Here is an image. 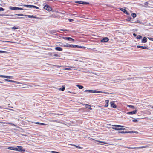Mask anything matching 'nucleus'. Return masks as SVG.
<instances>
[{
  "mask_svg": "<svg viewBox=\"0 0 153 153\" xmlns=\"http://www.w3.org/2000/svg\"><path fill=\"white\" fill-rule=\"evenodd\" d=\"M60 30L62 31H67V30L66 29H61Z\"/></svg>",
  "mask_w": 153,
  "mask_h": 153,
  "instance_id": "09e8293b",
  "label": "nucleus"
},
{
  "mask_svg": "<svg viewBox=\"0 0 153 153\" xmlns=\"http://www.w3.org/2000/svg\"><path fill=\"white\" fill-rule=\"evenodd\" d=\"M149 3L147 2H146L144 3V6H143L144 7L147 8V7H149L150 8V7L148 6V5H149Z\"/></svg>",
  "mask_w": 153,
  "mask_h": 153,
  "instance_id": "dca6fc26",
  "label": "nucleus"
},
{
  "mask_svg": "<svg viewBox=\"0 0 153 153\" xmlns=\"http://www.w3.org/2000/svg\"><path fill=\"white\" fill-rule=\"evenodd\" d=\"M97 142H100V143H102L103 144H107V143L106 142H103V141H98V140H97Z\"/></svg>",
  "mask_w": 153,
  "mask_h": 153,
  "instance_id": "e433bc0d",
  "label": "nucleus"
},
{
  "mask_svg": "<svg viewBox=\"0 0 153 153\" xmlns=\"http://www.w3.org/2000/svg\"><path fill=\"white\" fill-rule=\"evenodd\" d=\"M0 123H3V124H5L6 123V124H11L12 125L14 126H16L14 124L12 123H6L5 122H0Z\"/></svg>",
  "mask_w": 153,
  "mask_h": 153,
  "instance_id": "f3484780",
  "label": "nucleus"
},
{
  "mask_svg": "<svg viewBox=\"0 0 153 153\" xmlns=\"http://www.w3.org/2000/svg\"><path fill=\"white\" fill-rule=\"evenodd\" d=\"M55 49L59 51H62V48L60 47H56L55 48Z\"/></svg>",
  "mask_w": 153,
  "mask_h": 153,
  "instance_id": "2eb2a0df",
  "label": "nucleus"
},
{
  "mask_svg": "<svg viewBox=\"0 0 153 153\" xmlns=\"http://www.w3.org/2000/svg\"><path fill=\"white\" fill-rule=\"evenodd\" d=\"M142 38V36L140 35H138L137 37V38L138 39H140Z\"/></svg>",
  "mask_w": 153,
  "mask_h": 153,
  "instance_id": "c9c22d12",
  "label": "nucleus"
},
{
  "mask_svg": "<svg viewBox=\"0 0 153 153\" xmlns=\"http://www.w3.org/2000/svg\"><path fill=\"white\" fill-rule=\"evenodd\" d=\"M133 35L135 37L137 35L135 33H133Z\"/></svg>",
  "mask_w": 153,
  "mask_h": 153,
  "instance_id": "13d9d810",
  "label": "nucleus"
},
{
  "mask_svg": "<svg viewBox=\"0 0 153 153\" xmlns=\"http://www.w3.org/2000/svg\"><path fill=\"white\" fill-rule=\"evenodd\" d=\"M9 8L12 10H17L18 9V7H12L10 6L9 7Z\"/></svg>",
  "mask_w": 153,
  "mask_h": 153,
  "instance_id": "4468645a",
  "label": "nucleus"
},
{
  "mask_svg": "<svg viewBox=\"0 0 153 153\" xmlns=\"http://www.w3.org/2000/svg\"><path fill=\"white\" fill-rule=\"evenodd\" d=\"M137 112V110H135L132 111L127 112L126 114H135Z\"/></svg>",
  "mask_w": 153,
  "mask_h": 153,
  "instance_id": "0eeeda50",
  "label": "nucleus"
},
{
  "mask_svg": "<svg viewBox=\"0 0 153 153\" xmlns=\"http://www.w3.org/2000/svg\"><path fill=\"white\" fill-rule=\"evenodd\" d=\"M120 9L121 11L123 12L124 13L125 12H126V10L125 9L123 8H120Z\"/></svg>",
  "mask_w": 153,
  "mask_h": 153,
  "instance_id": "473e14b6",
  "label": "nucleus"
},
{
  "mask_svg": "<svg viewBox=\"0 0 153 153\" xmlns=\"http://www.w3.org/2000/svg\"><path fill=\"white\" fill-rule=\"evenodd\" d=\"M68 20L70 21V22H72L74 20L73 19H68Z\"/></svg>",
  "mask_w": 153,
  "mask_h": 153,
  "instance_id": "ea45409f",
  "label": "nucleus"
},
{
  "mask_svg": "<svg viewBox=\"0 0 153 153\" xmlns=\"http://www.w3.org/2000/svg\"><path fill=\"white\" fill-rule=\"evenodd\" d=\"M15 15H18L19 16H28V18H35V19H38V18L37 17L34 16L33 15H24L22 14H16Z\"/></svg>",
  "mask_w": 153,
  "mask_h": 153,
  "instance_id": "7ed1b4c3",
  "label": "nucleus"
},
{
  "mask_svg": "<svg viewBox=\"0 0 153 153\" xmlns=\"http://www.w3.org/2000/svg\"><path fill=\"white\" fill-rule=\"evenodd\" d=\"M23 6L27 7L28 8H34L35 7V6L32 5H23Z\"/></svg>",
  "mask_w": 153,
  "mask_h": 153,
  "instance_id": "f8f14e48",
  "label": "nucleus"
},
{
  "mask_svg": "<svg viewBox=\"0 0 153 153\" xmlns=\"http://www.w3.org/2000/svg\"><path fill=\"white\" fill-rule=\"evenodd\" d=\"M34 123H35L36 124H39V125H45L46 124H45L41 123L39 122H34Z\"/></svg>",
  "mask_w": 153,
  "mask_h": 153,
  "instance_id": "5701e85b",
  "label": "nucleus"
},
{
  "mask_svg": "<svg viewBox=\"0 0 153 153\" xmlns=\"http://www.w3.org/2000/svg\"><path fill=\"white\" fill-rule=\"evenodd\" d=\"M126 133H132L134 132V131H126Z\"/></svg>",
  "mask_w": 153,
  "mask_h": 153,
  "instance_id": "4c0bfd02",
  "label": "nucleus"
},
{
  "mask_svg": "<svg viewBox=\"0 0 153 153\" xmlns=\"http://www.w3.org/2000/svg\"><path fill=\"white\" fill-rule=\"evenodd\" d=\"M4 80H5V81H6L9 82V80H9V79H5Z\"/></svg>",
  "mask_w": 153,
  "mask_h": 153,
  "instance_id": "864d4df0",
  "label": "nucleus"
},
{
  "mask_svg": "<svg viewBox=\"0 0 153 153\" xmlns=\"http://www.w3.org/2000/svg\"><path fill=\"white\" fill-rule=\"evenodd\" d=\"M147 41V39L145 37H144L142 40V42L143 43H146Z\"/></svg>",
  "mask_w": 153,
  "mask_h": 153,
  "instance_id": "aec40b11",
  "label": "nucleus"
},
{
  "mask_svg": "<svg viewBox=\"0 0 153 153\" xmlns=\"http://www.w3.org/2000/svg\"><path fill=\"white\" fill-rule=\"evenodd\" d=\"M120 133H126V131H123L121 132H120Z\"/></svg>",
  "mask_w": 153,
  "mask_h": 153,
  "instance_id": "603ef678",
  "label": "nucleus"
},
{
  "mask_svg": "<svg viewBox=\"0 0 153 153\" xmlns=\"http://www.w3.org/2000/svg\"><path fill=\"white\" fill-rule=\"evenodd\" d=\"M150 40H152V41H153V38H148Z\"/></svg>",
  "mask_w": 153,
  "mask_h": 153,
  "instance_id": "de8ad7c7",
  "label": "nucleus"
},
{
  "mask_svg": "<svg viewBox=\"0 0 153 153\" xmlns=\"http://www.w3.org/2000/svg\"><path fill=\"white\" fill-rule=\"evenodd\" d=\"M9 109L10 110H11V111H14V110H13V109Z\"/></svg>",
  "mask_w": 153,
  "mask_h": 153,
  "instance_id": "bf43d9fd",
  "label": "nucleus"
},
{
  "mask_svg": "<svg viewBox=\"0 0 153 153\" xmlns=\"http://www.w3.org/2000/svg\"><path fill=\"white\" fill-rule=\"evenodd\" d=\"M85 107L86 108L89 109L90 110L92 109L91 106L90 105L88 104H85Z\"/></svg>",
  "mask_w": 153,
  "mask_h": 153,
  "instance_id": "a211bd4d",
  "label": "nucleus"
},
{
  "mask_svg": "<svg viewBox=\"0 0 153 153\" xmlns=\"http://www.w3.org/2000/svg\"><path fill=\"white\" fill-rule=\"evenodd\" d=\"M62 38L64 39L68 40H70V39H71L70 37H62Z\"/></svg>",
  "mask_w": 153,
  "mask_h": 153,
  "instance_id": "4be33fe9",
  "label": "nucleus"
},
{
  "mask_svg": "<svg viewBox=\"0 0 153 153\" xmlns=\"http://www.w3.org/2000/svg\"><path fill=\"white\" fill-rule=\"evenodd\" d=\"M1 15V16H2V15ZM6 15V16H8V15Z\"/></svg>",
  "mask_w": 153,
  "mask_h": 153,
  "instance_id": "052dcab7",
  "label": "nucleus"
},
{
  "mask_svg": "<svg viewBox=\"0 0 153 153\" xmlns=\"http://www.w3.org/2000/svg\"><path fill=\"white\" fill-rule=\"evenodd\" d=\"M23 10V8L18 7V10Z\"/></svg>",
  "mask_w": 153,
  "mask_h": 153,
  "instance_id": "a18cd8bd",
  "label": "nucleus"
},
{
  "mask_svg": "<svg viewBox=\"0 0 153 153\" xmlns=\"http://www.w3.org/2000/svg\"><path fill=\"white\" fill-rule=\"evenodd\" d=\"M109 40L108 39L107 37H105L101 40V42H108Z\"/></svg>",
  "mask_w": 153,
  "mask_h": 153,
  "instance_id": "9d476101",
  "label": "nucleus"
},
{
  "mask_svg": "<svg viewBox=\"0 0 153 153\" xmlns=\"http://www.w3.org/2000/svg\"><path fill=\"white\" fill-rule=\"evenodd\" d=\"M132 121H133V122H137L138 121L137 120V119L133 120Z\"/></svg>",
  "mask_w": 153,
  "mask_h": 153,
  "instance_id": "a19ab883",
  "label": "nucleus"
},
{
  "mask_svg": "<svg viewBox=\"0 0 153 153\" xmlns=\"http://www.w3.org/2000/svg\"><path fill=\"white\" fill-rule=\"evenodd\" d=\"M15 151L19 152H25V150L23 149L22 147L21 146H17V147H15Z\"/></svg>",
  "mask_w": 153,
  "mask_h": 153,
  "instance_id": "20e7f679",
  "label": "nucleus"
},
{
  "mask_svg": "<svg viewBox=\"0 0 153 153\" xmlns=\"http://www.w3.org/2000/svg\"><path fill=\"white\" fill-rule=\"evenodd\" d=\"M5 42H7L13 43H14V42H13L9 41H5Z\"/></svg>",
  "mask_w": 153,
  "mask_h": 153,
  "instance_id": "c03bdc74",
  "label": "nucleus"
},
{
  "mask_svg": "<svg viewBox=\"0 0 153 153\" xmlns=\"http://www.w3.org/2000/svg\"><path fill=\"white\" fill-rule=\"evenodd\" d=\"M149 147V146L148 145H146L144 146L139 147H126V148L130 149H142L144 148H148Z\"/></svg>",
  "mask_w": 153,
  "mask_h": 153,
  "instance_id": "39448f33",
  "label": "nucleus"
},
{
  "mask_svg": "<svg viewBox=\"0 0 153 153\" xmlns=\"http://www.w3.org/2000/svg\"><path fill=\"white\" fill-rule=\"evenodd\" d=\"M70 40H71L72 41H74V39L71 38V39H70Z\"/></svg>",
  "mask_w": 153,
  "mask_h": 153,
  "instance_id": "5fc2aeb1",
  "label": "nucleus"
},
{
  "mask_svg": "<svg viewBox=\"0 0 153 153\" xmlns=\"http://www.w3.org/2000/svg\"><path fill=\"white\" fill-rule=\"evenodd\" d=\"M59 46H64V44L62 42H59Z\"/></svg>",
  "mask_w": 153,
  "mask_h": 153,
  "instance_id": "cd10ccee",
  "label": "nucleus"
},
{
  "mask_svg": "<svg viewBox=\"0 0 153 153\" xmlns=\"http://www.w3.org/2000/svg\"><path fill=\"white\" fill-rule=\"evenodd\" d=\"M44 8L48 11L51 10V8L47 5H45L44 7Z\"/></svg>",
  "mask_w": 153,
  "mask_h": 153,
  "instance_id": "423d86ee",
  "label": "nucleus"
},
{
  "mask_svg": "<svg viewBox=\"0 0 153 153\" xmlns=\"http://www.w3.org/2000/svg\"><path fill=\"white\" fill-rule=\"evenodd\" d=\"M124 13L127 14V15H128V13L127 12V11H126V12H124Z\"/></svg>",
  "mask_w": 153,
  "mask_h": 153,
  "instance_id": "4d7b16f0",
  "label": "nucleus"
},
{
  "mask_svg": "<svg viewBox=\"0 0 153 153\" xmlns=\"http://www.w3.org/2000/svg\"><path fill=\"white\" fill-rule=\"evenodd\" d=\"M51 121L54 122H58V123H62L59 122L58 121L56 120H52Z\"/></svg>",
  "mask_w": 153,
  "mask_h": 153,
  "instance_id": "58836bf2",
  "label": "nucleus"
},
{
  "mask_svg": "<svg viewBox=\"0 0 153 153\" xmlns=\"http://www.w3.org/2000/svg\"><path fill=\"white\" fill-rule=\"evenodd\" d=\"M19 27L18 26H14L13 27L11 28L12 29H19Z\"/></svg>",
  "mask_w": 153,
  "mask_h": 153,
  "instance_id": "c85d7f7f",
  "label": "nucleus"
},
{
  "mask_svg": "<svg viewBox=\"0 0 153 153\" xmlns=\"http://www.w3.org/2000/svg\"><path fill=\"white\" fill-rule=\"evenodd\" d=\"M9 107H10V108H13V107H10V106H9Z\"/></svg>",
  "mask_w": 153,
  "mask_h": 153,
  "instance_id": "680f3d73",
  "label": "nucleus"
},
{
  "mask_svg": "<svg viewBox=\"0 0 153 153\" xmlns=\"http://www.w3.org/2000/svg\"><path fill=\"white\" fill-rule=\"evenodd\" d=\"M110 105L111 107L114 108H117V106L114 103V102L112 101L110 103Z\"/></svg>",
  "mask_w": 153,
  "mask_h": 153,
  "instance_id": "6e6552de",
  "label": "nucleus"
},
{
  "mask_svg": "<svg viewBox=\"0 0 153 153\" xmlns=\"http://www.w3.org/2000/svg\"><path fill=\"white\" fill-rule=\"evenodd\" d=\"M71 145L72 146H74L75 147H76L77 148H79V149H82V148L80 147H79V146H77L76 145H74V144H71Z\"/></svg>",
  "mask_w": 153,
  "mask_h": 153,
  "instance_id": "72a5a7b5",
  "label": "nucleus"
},
{
  "mask_svg": "<svg viewBox=\"0 0 153 153\" xmlns=\"http://www.w3.org/2000/svg\"><path fill=\"white\" fill-rule=\"evenodd\" d=\"M0 77L4 78H7L8 79H11L13 77V76H11L0 75Z\"/></svg>",
  "mask_w": 153,
  "mask_h": 153,
  "instance_id": "1a4fd4ad",
  "label": "nucleus"
},
{
  "mask_svg": "<svg viewBox=\"0 0 153 153\" xmlns=\"http://www.w3.org/2000/svg\"><path fill=\"white\" fill-rule=\"evenodd\" d=\"M69 44L66 43L65 44H64V47H69Z\"/></svg>",
  "mask_w": 153,
  "mask_h": 153,
  "instance_id": "c756f323",
  "label": "nucleus"
},
{
  "mask_svg": "<svg viewBox=\"0 0 153 153\" xmlns=\"http://www.w3.org/2000/svg\"><path fill=\"white\" fill-rule=\"evenodd\" d=\"M128 21H130V20H129V19H128Z\"/></svg>",
  "mask_w": 153,
  "mask_h": 153,
  "instance_id": "338daca9",
  "label": "nucleus"
},
{
  "mask_svg": "<svg viewBox=\"0 0 153 153\" xmlns=\"http://www.w3.org/2000/svg\"><path fill=\"white\" fill-rule=\"evenodd\" d=\"M69 47L76 48L77 47V45H75L71 44H69Z\"/></svg>",
  "mask_w": 153,
  "mask_h": 153,
  "instance_id": "412c9836",
  "label": "nucleus"
},
{
  "mask_svg": "<svg viewBox=\"0 0 153 153\" xmlns=\"http://www.w3.org/2000/svg\"><path fill=\"white\" fill-rule=\"evenodd\" d=\"M137 47L139 48H142L144 49H148V48L146 46H141L140 45H137Z\"/></svg>",
  "mask_w": 153,
  "mask_h": 153,
  "instance_id": "ddd939ff",
  "label": "nucleus"
},
{
  "mask_svg": "<svg viewBox=\"0 0 153 153\" xmlns=\"http://www.w3.org/2000/svg\"><path fill=\"white\" fill-rule=\"evenodd\" d=\"M76 86L79 88L80 89H82L83 88V87L79 85H77Z\"/></svg>",
  "mask_w": 153,
  "mask_h": 153,
  "instance_id": "bb28decb",
  "label": "nucleus"
},
{
  "mask_svg": "<svg viewBox=\"0 0 153 153\" xmlns=\"http://www.w3.org/2000/svg\"><path fill=\"white\" fill-rule=\"evenodd\" d=\"M57 115H62V114H57Z\"/></svg>",
  "mask_w": 153,
  "mask_h": 153,
  "instance_id": "e2e57ef3",
  "label": "nucleus"
},
{
  "mask_svg": "<svg viewBox=\"0 0 153 153\" xmlns=\"http://www.w3.org/2000/svg\"><path fill=\"white\" fill-rule=\"evenodd\" d=\"M0 83H2V82H0Z\"/></svg>",
  "mask_w": 153,
  "mask_h": 153,
  "instance_id": "69168bd1",
  "label": "nucleus"
},
{
  "mask_svg": "<svg viewBox=\"0 0 153 153\" xmlns=\"http://www.w3.org/2000/svg\"><path fill=\"white\" fill-rule=\"evenodd\" d=\"M14 83H15L17 84H19L20 83L19 82L16 81H14Z\"/></svg>",
  "mask_w": 153,
  "mask_h": 153,
  "instance_id": "79ce46f5",
  "label": "nucleus"
},
{
  "mask_svg": "<svg viewBox=\"0 0 153 153\" xmlns=\"http://www.w3.org/2000/svg\"><path fill=\"white\" fill-rule=\"evenodd\" d=\"M151 108L153 109V106L151 107Z\"/></svg>",
  "mask_w": 153,
  "mask_h": 153,
  "instance_id": "0e129e2a",
  "label": "nucleus"
},
{
  "mask_svg": "<svg viewBox=\"0 0 153 153\" xmlns=\"http://www.w3.org/2000/svg\"><path fill=\"white\" fill-rule=\"evenodd\" d=\"M71 69L70 68H65L64 69V70H71Z\"/></svg>",
  "mask_w": 153,
  "mask_h": 153,
  "instance_id": "49530a36",
  "label": "nucleus"
},
{
  "mask_svg": "<svg viewBox=\"0 0 153 153\" xmlns=\"http://www.w3.org/2000/svg\"><path fill=\"white\" fill-rule=\"evenodd\" d=\"M54 56H56V57H58V56H58V55H57V54H54Z\"/></svg>",
  "mask_w": 153,
  "mask_h": 153,
  "instance_id": "8fccbe9b",
  "label": "nucleus"
},
{
  "mask_svg": "<svg viewBox=\"0 0 153 153\" xmlns=\"http://www.w3.org/2000/svg\"><path fill=\"white\" fill-rule=\"evenodd\" d=\"M0 53H9V52L3 51H0Z\"/></svg>",
  "mask_w": 153,
  "mask_h": 153,
  "instance_id": "a878e982",
  "label": "nucleus"
},
{
  "mask_svg": "<svg viewBox=\"0 0 153 153\" xmlns=\"http://www.w3.org/2000/svg\"><path fill=\"white\" fill-rule=\"evenodd\" d=\"M14 81L10 80L9 82H10L14 83Z\"/></svg>",
  "mask_w": 153,
  "mask_h": 153,
  "instance_id": "3c124183",
  "label": "nucleus"
},
{
  "mask_svg": "<svg viewBox=\"0 0 153 153\" xmlns=\"http://www.w3.org/2000/svg\"><path fill=\"white\" fill-rule=\"evenodd\" d=\"M105 102L106 103V104L105 105V107H108V105L109 100H105Z\"/></svg>",
  "mask_w": 153,
  "mask_h": 153,
  "instance_id": "6ab92c4d",
  "label": "nucleus"
},
{
  "mask_svg": "<svg viewBox=\"0 0 153 153\" xmlns=\"http://www.w3.org/2000/svg\"><path fill=\"white\" fill-rule=\"evenodd\" d=\"M75 3H78L79 4H88L89 3L84 2L82 1H76L75 2Z\"/></svg>",
  "mask_w": 153,
  "mask_h": 153,
  "instance_id": "9b49d317",
  "label": "nucleus"
},
{
  "mask_svg": "<svg viewBox=\"0 0 153 153\" xmlns=\"http://www.w3.org/2000/svg\"><path fill=\"white\" fill-rule=\"evenodd\" d=\"M85 92H89L91 93H107V92H102L101 91H98L96 90H85L84 91Z\"/></svg>",
  "mask_w": 153,
  "mask_h": 153,
  "instance_id": "f03ea898",
  "label": "nucleus"
},
{
  "mask_svg": "<svg viewBox=\"0 0 153 153\" xmlns=\"http://www.w3.org/2000/svg\"><path fill=\"white\" fill-rule=\"evenodd\" d=\"M34 8H35L36 9H39V8L38 7H36V6H35Z\"/></svg>",
  "mask_w": 153,
  "mask_h": 153,
  "instance_id": "6e6d98bb",
  "label": "nucleus"
},
{
  "mask_svg": "<svg viewBox=\"0 0 153 153\" xmlns=\"http://www.w3.org/2000/svg\"><path fill=\"white\" fill-rule=\"evenodd\" d=\"M77 47H76L79 48H81L83 49H85V47L84 46H79L78 45H77Z\"/></svg>",
  "mask_w": 153,
  "mask_h": 153,
  "instance_id": "f704fd0d",
  "label": "nucleus"
},
{
  "mask_svg": "<svg viewBox=\"0 0 153 153\" xmlns=\"http://www.w3.org/2000/svg\"><path fill=\"white\" fill-rule=\"evenodd\" d=\"M128 21H130V20H129V19H128Z\"/></svg>",
  "mask_w": 153,
  "mask_h": 153,
  "instance_id": "774afa93",
  "label": "nucleus"
},
{
  "mask_svg": "<svg viewBox=\"0 0 153 153\" xmlns=\"http://www.w3.org/2000/svg\"><path fill=\"white\" fill-rule=\"evenodd\" d=\"M127 106L128 107H129L132 109H134L135 108L132 105H127Z\"/></svg>",
  "mask_w": 153,
  "mask_h": 153,
  "instance_id": "7c9ffc66",
  "label": "nucleus"
},
{
  "mask_svg": "<svg viewBox=\"0 0 153 153\" xmlns=\"http://www.w3.org/2000/svg\"><path fill=\"white\" fill-rule=\"evenodd\" d=\"M133 18H135L136 16V15L135 13H133L131 14Z\"/></svg>",
  "mask_w": 153,
  "mask_h": 153,
  "instance_id": "2f4dec72",
  "label": "nucleus"
},
{
  "mask_svg": "<svg viewBox=\"0 0 153 153\" xmlns=\"http://www.w3.org/2000/svg\"><path fill=\"white\" fill-rule=\"evenodd\" d=\"M8 149L10 150H15V148L13 147H9L8 148Z\"/></svg>",
  "mask_w": 153,
  "mask_h": 153,
  "instance_id": "393cba45",
  "label": "nucleus"
},
{
  "mask_svg": "<svg viewBox=\"0 0 153 153\" xmlns=\"http://www.w3.org/2000/svg\"><path fill=\"white\" fill-rule=\"evenodd\" d=\"M4 9L2 7H0V11H4Z\"/></svg>",
  "mask_w": 153,
  "mask_h": 153,
  "instance_id": "37998d69",
  "label": "nucleus"
},
{
  "mask_svg": "<svg viewBox=\"0 0 153 153\" xmlns=\"http://www.w3.org/2000/svg\"><path fill=\"white\" fill-rule=\"evenodd\" d=\"M65 89V87L64 86H62V88H59V90H61L62 91H63Z\"/></svg>",
  "mask_w": 153,
  "mask_h": 153,
  "instance_id": "b1692460",
  "label": "nucleus"
},
{
  "mask_svg": "<svg viewBox=\"0 0 153 153\" xmlns=\"http://www.w3.org/2000/svg\"><path fill=\"white\" fill-rule=\"evenodd\" d=\"M113 127H112V128L114 129L119 130H125V128H119V127H123V126L120 125H112Z\"/></svg>",
  "mask_w": 153,
  "mask_h": 153,
  "instance_id": "f257e3e1",
  "label": "nucleus"
}]
</instances>
